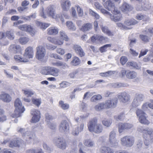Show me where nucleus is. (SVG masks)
<instances>
[{
  "instance_id": "a18cd8bd",
  "label": "nucleus",
  "mask_w": 153,
  "mask_h": 153,
  "mask_svg": "<svg viewBox=\"0 0 153 153\" xmlns=\"http://www.w3.org/2000/svg\"><path fill=\"white\" fill-rule=\"evenodd\" d=\"M103 125L107 127H109L112 123V120L110 119H105L102 121Z\"/></svg>"
},
{
  "instance_id": "49530a36",
  "label": "nucleus",
  "mask_w": 153,
  "mask_h": 153,
  "mask_svg": "<svg viewBox=\"0 0 153 153\" xmlns=\"http://www.w3.org/2000/svg\"><path fill=\"white\" fill-rule=\"evenodd\" d=\"M102 98V96L100 94L93 96L91 99V102H96L97 100H100Z\"/></svg>"
},
{
  "instance_id": "7ed1b4c3",
  "label": "nucleus",
  "mask_w": 153,
  "mask_h": 153,
  "mask_svg": "<svg viewBox=\"0 0 153 153\" xmlns=\"http://www.w3.org/2000/svg\"><path fill=\"white\" fill-rule=\"evenodd\" d=\"M18 131L22 134V136L26 141V143L30 144L34 140L35 135L32 132L25 131V129L22 128H20Z\"/></svg>"
},
{
  "instance_id": "0e129e2a",
  "label": "nucleus",
  "mask_w": 153,
  "mask_h": 153,
  "mask_svg": "<svg viewBox=\"0 0 153 153\" xmlns=\"http://www.w3.org/2000/svg\"><path fill=\"white\" fill-rule=\"evenodd\" d=\"M116 133L114 131H111L109 135V140L111 141L112 140L116 139L115 138Z\"/></svg>"
},
{
  "instance_id": "ea45409f",
  "label": "nucleus",
  "mask_w": 153,
  "mask_h": 153,
  "mask_svg": "<svg viewBox=\"0 0 153 153\" xmlns=\"http://www.w3.org/2000/svg\"><path fill=\"white\" fill-rule=\"evenodd\" d=\"M42 147L48 153H50L52 151V149L45 142L43 143Z\"/></svg>"
},
{
  "instance_id": "4468645a",
  "label": "nucleus",
  "mask_w": 153,
  "mask_h": 153,
  "mask_svg": "<svg viewBox=\"0 0 153 153\" xmlns=\"http://www.w3.org/2000/svg\"><path fill=\"white\" fill-rule=\"evenodd\" d=\"M31 114L33 116L32 119L33 123H36L39 121L40 118V113L39 111L33 109L31 110Z\"/></svg>"
},
{
  "instance_id": "79ce46f5",
  "label": "nucleus",
  "mask_w": 153,
  "mask_h": 153,
  "mask_svg": "<svg viewBox=\"0 0 153 153\" xmlns=\"http://www.w3.org/2000/svg\"><path fill=\"white\" fill-rule=\"evenodd\" d=\"M111 45L110 44H107L104 45L101 47L100 48V51L101 53L106 52L107 51V48L111 47Z\"/></svg>"
},
{
  "instance_id": "69168bd1",
  "label": "nucleus",
  "mask_w": 153,
  "mask_h": 153,
  "mask_svg": "<svg viewBox=\"0 0 153 153\" xmlns=\"http://www.w3.org/2000/svg\"><path fill=\"white\" fill-rule=\"evenodd\" d=\"M97 42H101L105 41V38L102 36L97 35Z\"/></svg>"
},
{
  "instance_id": "bb28decb",
  "label": "nucleus",
  "mask_w": 153,
  "mask_h": 153,
  "mask_svg": "<svg viewBox=\"0 0 153 153\" xmlns=\"http://www.w3.org/2000/svg\"><path fill=\"white\" fill-rule=\"evenodd\" d=\"M20 141L17 138H15L12 140L9 143V146L10 147H19Z\"/></svg>"
},
{
  "instance_id": "423d86ee",
  "label": "nucleus",
  "mask_w": 153,
  "mask_h": 153,
  "mask_svg": "<svg viewBox=\"0 0 153 153\" xmlns=\"http://www.w3.org/2000/svg\"><path fill=\"white\" fill-rule=\"evenodd\" d=\"M119 75L121 78L126 76L128 79H133L137 77V73L134 71H126L123 69L119 73Z\"/></svg>"
},
{
  "instance_id": "f704fd0d",
  "label": "nucleus",
  "mask_w": 153,
  "mask_h": 153,
  "mask_svg": "<svg viewBox=\"0 0 153 153\" xmlns=\"http://www.w3.org/2000/svg\"><path fill=\"white\" fill-rule=\"evenodd\" d=\"M66 25L68 29L74 31L76 30V27L74 24L71 21H68L67 22Z\"/></svg>"
},
{
  "instance_id": "052dcab7",
  "label": "nucleus",
  "mask_w": 153,
  "mask_h": 153,
  "mask_svg": "<svg viewBox=\"0 0 153 153\" xmlns=\"http://www.w3.org/2000/svg\"><path fill=\"white\" fill-rule=\"evenodd\" d=\"M6 35L7 37L10 40H13L14 38L13 33L10 31H7L6 32Z\"/></svg>"
},
{
  "instance_id": "9b49d317",
  "label": "nucleus",
  "mask_w": 153,
  "mask_h": 153,
  "mask_svg": "<svg viewBox=\"0 0 153 153\" xmlns=\"http://www.w3.org/2000/svg\"><path fill=\"white\" fill-rule=\"evenodd\" d=\"M69 126L68 122L66 120H62L60 124L59 129L63 133H66L69 132Z\"/></svg>"
},
{
  "instance_id": "13d9d810",
  "label": "nucleus",
  "mask_w": 153,
  "mask_h": 153,
  "mask_svg": "<svg viewBox=\"0 0 153 153\" xmlns=\"http://www.w3.org/2000/svg\"><path fill=\"white\" fill-rule=\"evenodd\" d=\"M136 114L139 118L140 116H142L143 115H146V114L143 111L137 108L136 111Z\"/></svg>"
},
{
  "instance_id": "2eb2a0df",
  "label": "nucleus",
  "mask_w": 153,
  "mask_h": 153,
  "mask_svg": "<svg viewBox=\"0 0 153 153\" xmlns=\"http://www.w3.org/2000/svg\"><path fill=\"white\" fill-rule=\"evenodd\" d=\"M133 126L131 124L127 123H120L118 125L119 131L120 133H121L124 130L129 129Z\"/></svg>"
},
{
  "instance_id": "f03ea898",
  "label": "nucleus",
  "mask_w": 153,
  "mask_h": 153,
  "mask_svg": "<svg viewBox=\"0 0 153 153\" xmlns=\"http://www.w3.org/2000/svg\"><path fill=\"white\" fill-rule=\"evenodd\" d=\"M14 106L15 110L13 114L11 115L13 118H17L21 116L22 113H23L25 109L24 106H22V103L19 99L17 98L15 101Z\"/></svg>"
},
{
  "instance_id": "774afa93",
  "label": "nucleus",
  "mask_w": 153,
  "mask_h": 153,
  "mask_svg": "<svg viewBox=\"0 0 153 153\" xmlns=\"http://www.w3.org/2000/svg\"><path fill=\"white\" fill-rule=\"evenodd\" d=\"M34 153H44L42 149L40 147L33 148Z\"/></svg>"
},
{
  "instance_id": "1a4fd4ad",
  "label": "nucleus",
  "mask_w": 153,
  "mask_h": 153,
  "mask_svg": "<svg viewBox=\"0 0 153 153\" xmlns=\"http://www.w3.org/2000/svg\"><path fill=\"white\" fill-rule=\"evenodd\" d=\"M117 97L119 100L123 103H126L130 99L129 94L126 91L119 93L117 95Z\"/></svg>"
},
{
  "instance_id": "cd10ccee",
  "label": "nucleus",
  "mask_w": 153,
  "mask_h": 153,
  "mask_svg": "<svg viewBox=\"0 0 153 153\" xmlns=\"http://www.w3.org/2000/svg\"><path fill=\"white\" fill-rule=\"evenodd\" d=\"M139 37L141 41L144 43L149 42L151 39L149 36L146 35L141 34L139 35Z\"/></svg>"
},
{
  "instance_id": "37998d69",
  "label": "nucleus",
  "mask_w": 153,
  "mask_h": 153,
  "mask_svg": "<svg viewBox=\"0 0 153 153\" xmlns=\"http://www.w3.org/2000/svg\"><path fill=\"white\" fill-rule=\"evenodd\" d=\"M60 37L61 39L63 40H65L66 41L68 40V38L67 35L63 31H61L59 32Z\"/></svg>"
},
{
  "instance_id": "4c0bfd02",
  "label": "nucleus",
  "mask_w": 153,
  "mask_h": 153,
  "mask_svg": "<svg viewBox=\"0 0 153 153\" xmlns=\"http://www.w3.org/2000/svg\"><path fill=\"white\" fill-rule=\"evenodd\" d=\"M36 23L38 26L40 27V28L44 29H45L50 25L48 23H42L39 21L36 22Z\"/></svg>"
},
{
  "instance_id": "a19ab883",
  "label": "nucleus",
  "mask_w": 153,
  "mask_h": 153,
  "mask_svg": "<svg viewBox=\"0 0 153 153\" xmlns=\"http://www.w3.org/2000/svg\"><path fill=\"white\" fill-rule=\"evenodd\" d=\"M128 85L127 84L123 83L117 82L114 83L113 86L114 88H120L122 87H127Z\"/></svg>"
},
{
  "instance_id": "8fccbe9b",
  "label": "nucleus",
  "mask_w": 153,
  "mask_h": 153,
  "mask_svg": "<svg viewBox=\"0 0 153 153\" xmlns=\"http://www.w3.org/2000/svg\"><path fill=\"white\" fill-rule=\"evenodd\" d=\"M88 116V114H86L85 115L81 116L79 117H75L74 119L75 121L77 123L79 122L82 121V120L85 118L87 117Z\"/></svg>"
},
{
  "instance_id": "f257e3e1",
  "label": "nucleus",
  "mask_w": 153,
  "mask_h": 153,
  "mask_svg": "<svg viewBox=\"0 0 153 153\" xmlns=\"http://www.w3.org/2000/svg\"><path fill=\"white\" fill-rule=\"evenodd\" d=\"M137 131L143 133V137L144 138V144L148 146L150 143L153 142V129L152 128H145L143 126H139L137 127Z\"/></svg>"
},
{
  "instance_id": "3c124183",
  "label": "nucleus",
  "mask_w": 153,
  "mask_h": 153,
  "mask_svg": "<svg viewBox=\"0 0 153 153\" xmlns=\"http://www.w3.org/2000/svg\"><path fill=\"white\" fill-rule=\"evenodd\" d=\"M136 99L137 100L139 101L141 103L143 101L144 99V96L141 94H137L134 98Z\"/></svg>"
},
{
  "instance_id": "4be33fe9",
  "label": "nucleus",
  "mask_w": 153,
  "mask_h": 153,
  "mask_svg": "<svg viewBox=\"0 0 153 153\" xmlns=\"http://www.w3.org/2000/svg\"><path fill=\"white\" fill-rule=\"evenodd\" d=\"M48 40L51 42L58 45H61L63 43V40L62 39H57L55 38L48 37Z\"/></svg>"
},
{
  "instance_id": "c9c22d12",
  "label": "nucleus",
  "mask_w": 153,
  "mask_h": 153,
  "mask_svg": "<svg viewBox=\"0 0 153 153\" xmlns=\"http://www.w3.org/2000/svg\"><path fill=\"white\" fill-rule=\"evenodd\" d=\"M59 103V106L63 110H67L69 108V105L66 103H64V101L62 100H60Z\"/></svg>"
},
{
  "instance_id": "5fc2aeb1",
  "label": "nucleus",
  "mask_w": 153,
  "mask_h": 153,
  "mask_svg": "<svg viewBox=\"0 0 153 153\" xmlns=\"http://www.w3.org/2000/svg\"><path fill=\"white\" fill-rule=\"evenodd\" d=\"M137 23V22L134 19L128 20L126 21V24L128 25H134Z\"/></svg>"
},
{
  "instance_id": "412c9836",
  "label": "nucleus",
  "mask_w": 153,
  "mask_h": 153,
  "mask_svg": "<svg viewBox=\"0 0 153 153\" xmlns=\"http://www.w3.org/2000/svg\"><path fill=\"white\" fill-rule=\"evenodd\" d=\"M19 29L28 32L33 34H34V32L33 31V29L30 25H22L19 26Z\"/></svg>"
},
{
  "instance_id": "39448f33",
  "label": "nucleus",
  "mask_w": 153,
  "mask_h": 153,
  "mask_svg": "<svg viewBox=\"0 0 153 153\" xmlns=\"http://www.w3.org/2000/svg\"><path fill=\"white\" fill-rule=\"evenodd\" d=\"M121 145L127 147H131L134 142V138L131 136H126L122 138L120 140Z\"/></svg>"
},
{
  "instance_id": "c756f323",
  "label": "nucleus",
  "mask_w": 153,
  "mask_h": 153,
  "mask_svg": "<svg viewBox=\"0 0 153 153\" xmlns=\"http://www.w3.org/2000/svg\"><path fill=\"white\" fill-rule=\"evenodd\" d=\"M80 60L78 57L74 56L73 57L71 64L73 66H76L79 65L80 64Z\"/></svg>"
},
{
  "instance_id": "680f3d73",
  "label": "nucleus",
  "mask_w": 153,
  "mask_h": 153,
  "mask_svg": "<svg viewBox=\"0 0 153 153\" xmlns=\"http://www.w3.org/2000/svg\"><path fill=\"white\" fill-rule=\"evenodd\" d=\"M111 145L114 147H116L118 145V142L116 139L112 140L111 141H109Z\"/></svg>"
},
{
  "instance_id": "c03bdc74",
  "label": "nucleus",
  "mask_w": 153,
  "mask_h": 153,
  "mask_svg": "<svg viewBox=\"0 0 153 153\" xmlns=\"http://www.w3.org/2000/svg\"><path fill=\"white\" fill-rule=\"evenodd\" d=\"M32 101L33 103L37 107H39L41 103V100L40 98H32Z\"/></svg>"
},
{
  "instance_id": "f3484780",
  "label": "nucleus",
  "mask_w": 153,
  "mask_h": 153,
  "mask_svg": "<svg viewBox=\"0 0 153 153\" xmlns=\"http://www.w3.org/2000/svg\"><path fill=\"white\" fill-rule=\"evenodd\" d=\"M46 74H50L54 76L58 75L59 70L58 69L53 67H48L46 69Z\"/></svg>"
},
{
  "instance_id": "0eeeda50",
  "label": "nucleus",
  "mask_w": 153,
  "mask_h": 153,
  "mask_svg": "<svg viewBox=\"0 0 153 153\" xmlns=\"http://www.w3.org/2000/svg\"><path fill=\"white\" fill-rule=\"evenodd\" d=\"M53 142L55 145L59 148L63 150L66 148V143L63 138L56 137L53 139Z\"/></svg>"
},
{
  "instance_id": "6e6d98bb",
  "label": "nucleus",
  "mask_w": 153,
  "mask_h": 153,
  "mask_svg": "<svg viewBox=\"0 0 153 153\" xmlns=\"http://www.w3.org/2000/svg\"><path fill=\"white\" fill-rule=\"evenodd\" d=\"M35 18L36 15L34 14L28 16H22L21 19L25 21H29L30 20L31 18L34 19Z\"/></svg>"
},
{
  "instance_id": "09e8293b",
  "label": "nucleus",
  "mask_w": 153,
  "mask_h": 153,
  "mask_svg": "<svg viewBox=\"0 0 153 153\" xmlns=\"http://www.w3.org/2000/svg\"><path fill=\"white\" fill-rule=\"evenodd\" d=\"M78 73V71L76 70L70 73L69 74V76L71 78H76V76Z\"/></svg>"
},
{
  "instance_id": "a878e982",
  "label": "nucleus",
  "mask_w": 153,
  "mask_h": 153,
  "mask_svg": "<svg viewBox=\"0 0 153 153\" xmlns=\"http://www.w3.org/2000/svg\"><path fill=\"white\" fill-rule=\"evenodd\" d=\"M84 124L83 123L80 124L79 127H77L72 131V134L74 136L77 135L79 132L82 131L83 129Z\"/></svg>"
},
{
  "instance_id": "6ab92c4d",
  "label": "nucleus",
  "mask_w": 153,
  "mask_h": 153,
  "mask_svg": "<svg viewBox=\"0 0 153 153\" xmlns=\"http://www.w3.org/2000/svg\"><path fill=\"white\" fill-rule=\"evenodd\" d=\"M21 50L20 45H11L9 48V52L11 53L16 54L19 52Z\"/></svg>"
},
{
  "instance_id": "20e7f679",
  "label": "nucleus",
  "mask_w": 153,
  "mask_h": 153,
  "mask_svg": "<svg viewBox=\"0 0 153 153\" xmlns=\"http://www.w3.org/2000/svg\"><path fill=\"white\" fill-rule=\"evenodd\" d=\"M88 127L91 132H94L96 133H100L102 130V126L101 125L96 124V122L93 120H91L88 125Z\"/></svg>"
},
{
  "instance_id": "2f4dec72",
  "label": "nucleus",
  "mask_w": 153,
  "mask_h": 153,
  "mask_svg": "<svg viewBox=\"0 0 153 153\" xmlns=\"http://www.w3.org/2000/svg\"><path fill=\"white\" fill-rule=\"evenodd\" d=\"M147 114L143 115L142 116H140L139 118L140 122L142 124L148 125L149 123V122L146 119Z\"/></svg>"
},
{
  "instance_id": "de8ad7c7",
  "label": "nucleus",
  "mask_w": 153,
  "mask_h": 153,
  "mask_svg": "<svg viewBox=\"0 0 153 153\" xmlns=\"http://www.w3.org/2000/svg\"><path fill=\"white\" fill-rule=\"evenodd\" d=\"M141 103L136 99L134 98L131 103L132 106L134 108H136L140 105Z\"/></svg>"
},
{
  "instance_id": "e433bc0d",
  "label": "nucleus",
  "mask_w": 153,
  "mask_h": 153,
  "mask_svg": "<svg viewBox=\"0 0 153 153\" xmlns=\"http://www.w3.org/2000/svg\"><path fill=\"white\" fill-rule=\"evenodd\" d=\"M14 59L16 61L21 62H27L28 61V60L27 59L22 58L21 56L16 55L14 56Z\"/></svg>"
},
{
  "instance_id": "58836bf2",
  "label": "nucleus",
  "mask_w": 153,
  "mask_h": 153,
  "mask_svg": "<svg viewBox=\"0 0 153 153\" xmlns=\"http://www.w3.org/2000/svg\"><path fill=\"white\" fill-rule=\"evenodd\" d=\"M105 108L104 103L102 102L98 103L95 106V108L97 111H99Z\"/></svg>"
},
{
  "instance_id": "4d7b16f0",
  "label": "nucleus",
  "mask_w": 153,
  "mask_h": 153,
  "mask_svg": "<svg viewBox=\"0 0 153 153\" xmlns=\"http://www.w3.org/2000/svg\"><path fill=\"white\" fill-rule=\"evenodd\" d=\"M45 122L47 123H49V122H50V121L53 119V117L48 113L45 114Z\"/></svg>"
},
{
  "instance_id": "e2e57ef3",
  "label": "nucleus",
  "mask_w": 153,
  "mask_h": 153,
  "mask_svg": "<svg viewBox=\"0 0 153 153\" xmlns=\"http://www.w3.org/2000/svg\"><path fill=\"white\" fill-rule=\"evenodd\" d=\"M70 83L64 81L60 84V86L62 88H65L70 86Z\"/></svg>"
},
{
  "instance_id": "c85d7f7f",
  "label": "nucleus",
  "mask_w": 153,
  "mask_h": 153,
  "mask_svg": "<svg viewBox=\"0 0 153 153\" xmlns=\"http://www.w3.org/2000/svg\"><path fill=\"white\" fill-rule=\"evenodd\" d=\"M48 33L49 35H55L58 33V30L56 27H51L48 29Z\"/></svg>"
},
{
  "instance_id": "864d4df0",
  "label": "nucleus",
  "mask_w": 153,
  "mask_h": 153,
  "mask_svg": "<svg viewBox=\"0 0 153 153\" xmlns=\"http://www.w3.org/2000/svg\"><path fill=\"white\" fill-rule=\"evenodd\" d=\"M28 41L29 39L26 37H22L19 39V42L22 45L26 44Z\"/></svg>"
},
{
  "instance_id": "dca6fc26",
  "label": "nucleus",
  "mask_w": 153,
  "mask_h": 153,
  "mask_svg": "<svg viewBox=\"0 0 153 153\" xmlns=\"http://www.w3.org/2000/svg\"><path fill=\"white\" fill-rule=\"evenodd\" d=\"M73 48L76 54L80 57H83L85 55V53L83 50L81 46L79 45H74Z\"/></svg>"
},
{
  "instance_id": "bf43d9fd",
  "label": "nucleus",
  "mask_w": 153,
  "mask_h": 153,
  "mask_svg": "<svg viewBox=\"0 0 153 153\" xmlns=\"http://www.w3.org/2000/svg\"><path fill=\"white\" fill-rule=\"evenodd\" d=\"M89 12L91 15L95 17L96 19H99L100 16L99 15L91 9H89Z\"/></svg>"
},
{
  "instance_id": "aec40b11",
  "label": "nucleus",
  "mask_w": 153,
  "mask_h": 153,
  "mask_svg": "<svg viewBox=\"0 0 153 153\" xmlns=\"http://www.w3.org/2000/svg\"><path fill=\"white\" fill-rule=\"evenodd\" d=\"M33 52L32 48L28 47L25 50L24 54V57L30 59L33 58Z\"/></svg>"
},
{
  "instance_id": "473e14b6",
  "label": "nucleus",
  "mask_w": 153,
  "mask_h": 153,
  "mask_svg": "<svg viewBox=\"0 0 153 153\" xmlns=\"http://www.w3.org/2000/svg\"><path fill=\"white\" fill-rule=\"evenodd\" d=\"M48 14L50 16H55V10L52 6L48 7L47 10Z\"/></svg>"
},
{
  "instance_id": "338daca9",
  "label": "nucleus",
  "mask_w": 153,
  "mask_h": 153,
  "mask_svg": "<svg viewBox=\"0 0 153 153\" xmlns=\"http://www.w3.org/2000/svg\"><path fill=\"white\" fill-rule=\"evenodd\" d=\"M120 60L121 64L123 65L127 61V59L126 56H122L120 58Z\"/></svg>"
},
{
  "instance_id": "9d476101",
  "label": "nucleus",
  "mask_w": 153,
  "mask_h": 153,
  "mask_svg": "<svg viewBox=\"0 0 153 153\" xmlns=\"http://www.w3.org/2000/svg\"><path fill=\"white\" fill-rule=\"evenodd\" d=\"M118 99L116 97L105 101L104 104L105 108H115L117 106Z\"/></svg>"
},
{
  "instance_id": "393cba45",
  "label": "nucleus",
  "mask_w": 153,
  "mask_h": 153,
  "mask_svg": "<svg viewBox=\"0 0 153 153\" xmlns=\"http://www.w3.org/2000/svg\"><path fill=\"white\" fill-rule=\"evenodd\" d=\"M92 28V25L90 23H86L84 24L81 28L80 30L83 32H85L90 30Z\"/></svg>"
},
{
  "instance_id": "ddd939ff",
  "label": "nucleus",
  "mask_w": 153,
  "mask_h": 153,
  "mask_svg": "<svg viewBox=\"0 0 153 153\" xmlns=\"http://www.w3.org/2000/svg\"><path fill=\"white\" fill-rule=\"evenodd\" d=\"M112 13L114 14H111L110 16V18L111 21L117 22L121 20L122 16L120 13V11L117 9L115 11H113Z\"/></svg>"
},
{
  "instance_id": "6e6552de",
  "label": "nucleus",
  "mask_w": 153,
  "mask_h": 153,
  "mask_svg": "<svg viewBox=\"0 0 153 153\" xmlns=\"http://www.w3.org/2000/svg\"><path fill=\"white\" fill-rule=\"evenodd\" d=\"M36 58L39 60L42 61L46 54L45 48L42 46H39L36 48Z\"/></svg>"
},
{
  "instance_id": "72a5a7b5",
  "label": "nucleus",
  "mask_w": 153,
  "mask_h": 153,
  "mask_svg": "<svg viewBox=\"0 0 153 153\" xmlns=\"http://www.w3.org/2000/svg\"><path fill=\"white\" fill-rule=\"evenodd\" d=\"M101 152L102 153H114V150L110 147L103 146L101 148Z\"/></svg>"
},
{
  "instance_id": "603ef678",
  "label": "nucleus",
  "mask_w": 153,
  "mask_h": 153,
  "mask_svg": "<svg viewBox=\"0 0 153 153\" xmlns=\"http://www.w3.org/2000/svg\"><path fill=\"white\" fill-rule=\"evenodd\" d=\"M22 91H24L25 95L28 97H31L34 94V92L30 90H22Z\"/></svg>"
},
{
  "instance_id": "a211bd4d",
  "label": "nucleus",
  "mask_w": 153,
  "mask_h": 153,
  "mask_svg": "<svg viewBox=\"0 0 153 153\" xmlns=\"http://www.w3.org/2000/svg\"><path fill=\"white\" fill-rule=\"evenodd\" d=\"M120 9L123 12L127 13L131 11L133 7L131 5L124 1L120 7Z\"/></svg>"
},
{
  "instance_id": "5701e85b",
  "label": "nucleus",
  "mask_w": 153,
  "mask_h": 153,
  "mask_svg": "<svg viewBox=\"0 0 153 153\" xmlns=\"http://www.w3.org/2000/svg\"><path fill=\"white\" fill-rule=\"evenodd\" d=\"M0 100L5 102H9L11 100V97L8 94H2L0 95Z\"/></svg>"
},
{
  "instance_id": "f8f14e48",
  "label": "nucleus",
  "mask_w": 153,
  "mask_h": 153,
  "mask_svg": "<svg viewBox=\"0 0 153 153\" xmlns=\"http://www.w3.org/2000/svg\"><path fill=\"white\" fill-rule=\"evenodd\" d=\"M103 5L104 7L109 11H111V12L117 9L115 7L114 3L111 0H108L103 3Z\"/></svg>"
},
{
  "instance_id": "b1692460",
  "label": "nucleus",
  "mask_w": 153,
  "mask_h": 153,
  "mask_svg": "<svg viewBox=\"0 0 153 153\" xmlns=\"http://www.w3.org/2000/svg\"><path fill=\"white\" fill-rule=\"evenodd\" d=\"M71 5V2L68 0L63 1L61 4V6L63 10L65 11L69 10Z\"/></svg>"
},
{
  "instance_id": "7c9ffc66",
  "label": "nucleus",
  "mask_w": 153,
  "mask_h": 153,
  "mask_svg": "<svg viewBox=\"0 0 153 153\" xmlns=\"http://www.w3.org/2000/svg\"><path fill=\"white\" fill-rule=\"evenodd\" d=\"M127 65L128 66L132 69H139L140 68L137 63L135 62H128L127 63Z\"/></svg>"
}]
</instances>
